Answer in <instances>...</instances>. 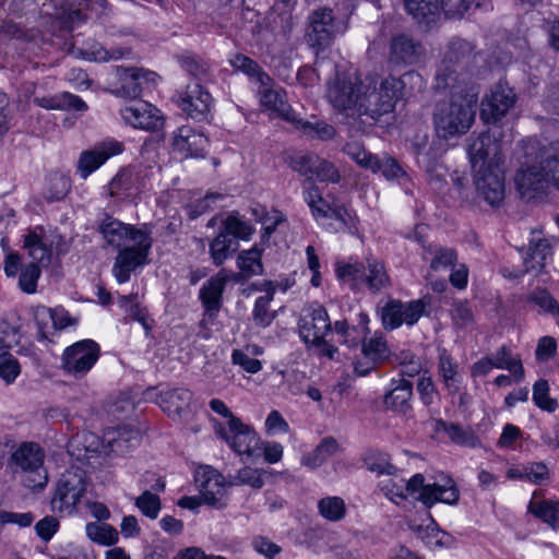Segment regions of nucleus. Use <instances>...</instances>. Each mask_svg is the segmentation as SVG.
Instances as JSON below:
<instances>
[{
  "instance_id": "f3484780",
  "label": "nucleus",
  "mask_w": 559,
  "mask_h": 559,
  "mask_svg": "<svg viewBox=\"0 0 559 559\" xmlns=\"http://www.w3.org/2000/svg\"><path fill=\"white\" fill-rule=\"evenodd\" d=\"M332 330L328 311L321 305L313 304L302 310L298 321V333L307 346H319Z\"/></svg>"
},
{
  "instance_id": "3c124183",
  "label": "nucleus",
  "mask_w": 559,
  "mask_h": 559,
  "mask_svg": "<svg viewBox=\"0 0 559 559\" xmlns=\"http://www.w3.org/2000/svg\"><path fill=\"white\" fill-rule=\"evenodd\" d=\"M133 183L132 171L129 168L120 169L108 185L110 197L131 195Z\"/></svg>"
},
{
  "instance_id": "ddd939ff",
  "label": "nucleus",
  "mask_w": 559,
  "mask_h": 559,
  "mask_svg": "<svg viewBox=\"0 0 559 559\" xmlns=\"http://www.w3.org/2000/svg\"><path fill=\"white\" fill-rule=\"evenodd\" d=\"M347 28V23L337 20L331 9H317L309 15L308 44L318 53L328 49L337 36L346 33Z\"/></svg>"
},
{
  "instance_id": "e2e57ef3",
  "label": "nucleus",
  "mask_w": 559,
  "mask_h": 559,
  "mask_svg": "<svg viewBox=\"0 0 559 559\" xmlns=\"http://www.w3.org/2000/svg\"><path fill=\"white\" fill-rule=\"evenodd\" d=\"M264 430L267 436L287 433L289 431V425L283 415L278 411L274 409L266 416Z\"/></svg>"
},
{
  "instance_id": "49530a36",
  "label": "nucleus",
  "mask_w": 559,
  "mask_h": 559,
  "mask_svg": "<svg viewBox=\"0 0 559 559\" xmlns=\"http://www.w3.org/2000/svg\"><path fill=\"white\" fill-rule=\"evenodd\" d=\"M236 250V242L223 230L210 245V254L215 265L223 264L231 251Z\"/></svg>"
},
{
  "instance_id": "6e6d98bb",
  "label": "nucleus",
  "mask_w": 559,
  "mask_h": 559,
  "mask_svg": "<svg viewBox=\"0 0 559 559\" xmlns=\"http://www.w3.org/2000/svg\"><path fill=\"white\" fill-rule=\"evenodd\" d=\"M329 218L335 219L338 223V227L335 230L347 229L352 233L357 229V215L344 205L334 203Z\"/></svg>"
},
{
  "instance_id": "473e14b6",
  "label": "nucleus",
  "mask_w": 559,
  "mask_h": 559,
  "mask_svg": "<svg viewBox=\"0 0 559 559\" xmlns=\"http://www.w3.org/2000/svg\"><path fill=\"white\" fill-rule=\"evenodd\" d=\"M438 372L449 394L454 395L460 392L462 376L459 372L457 364L453 361L445 349L439 354Z\"/></svg>"
},
{
  "instance_id": "0eeeda50",
  "label": "nucleus",
  "mask_w": 559,
  "mask_h": 559,
  "mask_svg": "<svg viewBox=\"0 0 559 559\" xmlns=\"http://www.w3.org/2000/svg\"><path fill=\"white\" fill-rule=\"evenodd\" d=\"M515 185L522 195L542 190L545 185L559 190V141L542 150L538 166H522L516 173Z\"/></svg>"
},
{
  "instance_id": "5701e85b",
  "label": "nucleus",
  "mask_w": 559,
  "mask_h": 559,
  "mask_svg": "<svg viewBox=\"0 0 559 559\" xmlns=\"http://www.w3.org/2000/svg\"><path fill=\"white\" fill-rule=\"evenodd\" d=\"M122 150L123 145L121 142L108 140L96 144L92 150L83 151L76 163V170L80 177L85 180L110 157L120 154Z\"/></svg>"
},
{
  "instance_id": "aec40b11",
  "label": "nucleus",
  "mask_w": 559,
  "mask_h": 559,
  "mask_svg": "<svg viewBox=\"0 0 559 559\" xmlns=\"http://www.w3.org/2000/svg\"><path fill=\"white\" fill-rule=\"evenodd\" d=\"M427 304L424 300L402 302L390 300L381 309V321L385 330H395L402 324L413 325L423 316Z\"/></svg>"
},
{
  "instance_id": "603ef678",
  "label": "nucleus",
  "mask_w": 559,
  "mask_h": 559,
  "mask_svg": "<svg viewBox=\"0 0 559 559\" xmlns=\"http://www.w3.org/2000/svg\"><path fill=\"white\" fill-rule=\"evenodd\" d=\"M533 401L540 409L554 413L558 408V402L549 396L547 380L540 379L533 385Z\"/></svg>"
},
{
  "instance_id": "9d476101",
  "label": "nucleus",
  "mask_w": 559,
  "mask_h": 559,
  "mask_svg": "<svg viewBox=\"0 0 559 559\" xmlns=\"http://www.w3.org/2000/svg\"><path fill=\"white\" fill-rule=\"evenodd\" d=\"M361 82L362 79L354 66H336L334 78L328 82V100L336 110L354 116Z\"/></svg>"
},
{
  "instance_id": "338daca9",
  "label": "nucleus",
  "mask_w": 559,
  "mask_h": 559,
  "mask_svg": "<svg viewBox=\"0 0 559 559\" xmlns=\"http://www.w3.org/2000/svg\"><path fill=\"white\" fill-rule=\"evenodd\" d=\"M273 299V293H269L265 296H260L255 299L253 308L254 321L260 325H269L272 321V317L269 314L267 309L270 302Z\"/></svg>"
},
{
  "instance_id": "864d4df0",
  "label": "nucleus",
  "mask_w": 559,
  "mask_h": 559,
  "mask_svg": "<svg viewBox=\"0 0 559 559\" xmlns=\"http://www.w3.org/2000/svg\"><path fill=\"white\" fill-rule=\"evenodd\" d=\"M344 152L360 167L370 170L377 165V155L366 151V148L357 142L347 143Z\"/></svg>"
},
{
  "instance_id": "bf43d9fd",
  "label": "nucleus",
  "mask_w": 559,
  "mask_h": 559,
  "mask_svg": "<svg viewBox=\"0 0 559 559\" xmlns=\"http://www.w3.org/2000/svg\"><path fill=\"white\" fill-rule=\"evenodd\" d=\"M525 481L534 485H545L550 479V471L544 462H527L524 464Z\"/></svg>"
},
{
  "instance_id": "39448f33",
  "label": "nucleus",
  "mask_w": 559,
  "mask_h": 559,
  "mask_svg": "<svg viewBox=\"0 0 559 559\" xmlns=\"http://www.w3.org/2000/svg\"><path fill=\"white\" fill-rule=\"evenodd\" d=\"M100 231L107 245L119 250L112 266L114 276L118 283H127L131 272L140 266V242L136 241L140 231L111 217L103 221Z\"/></svg>"
},
{
  "instance_id": "de8ad7c7",
  "label": "nucleus",
  "mask_w": 559,
  "mask_h": 559,
  "mask_svg": "<svg viewBox=\"0 0 559 559\" xmlns=\"http://www.w3.org/2000/svg\"><path fill=\"white\" fill-rule=\"evenodd\" d=\"M264 471L251 466H245L237 471L230 477L229 485L231 486H249L253 489H260L264 485L263 479Z\"/></svg>"
},
{
  "instance_id": "393cba45",
  "label": "nucleus",
  "mask_w": 559,
  "mask_h": 559,
  "mask_svg": "<svg viewBox=\"0 0 559 559\" xmlns=\"http://www.w3.org/2000/svg\"><path fill=\"white\" fill-rule=\"evenodd\" d=\"M171 146L182 157H204L209 139L190 126H181L173 134Z\"/></svg>"
},
{
  "instance_id": "0e129e2a",
  "label": "nucleus",
  "mask_w": 559,
  "mask_h": 559,
  "mask_svg": "<svg viewBox=\"0 0 559 559\" xmlns=\"http://www.w3.org/2000/svg\"><path fill=\"white\" fill-rule=\"evenodd\" d=\"M449 438L456 444L475 447L477 438L472 430L463 429L457 425H449L445 427Z\"/></svg>"
},
{
  "instance_id": "69168bd1",
  "label": "nucleus",
  "mask_w": 559,
  "mask_h": 559,
  "mask_svg": "<svg viewBox=\"0 0 559 559\" xmlns=\"http://www.w3.org/2000/svg\"><path fill=\"white\" fill-rule=\"evenodd\" d=\"M234 365L240 366L246 372L254 374L262 370V362L259 359L250 357L241 349H234L231 353Z\"/></svg>"
},
{
  "instance_id": "774afa93",
  "label": "nucleus",
  "mask_w": 559,
  "mask_h": 559,
  "mask_svg": "<svg viewBox=\"0 0 559 559\" xmlns=\"http://www.w3.org/2000/svg\"><path fill=\"white\" fill-rule=\"evenodd\" d=\"M262 453L263 459L269 464L278 463L284 455V447L276 441H262L258 450V455Z\"/></svg>"
},
{
  "instance_id": "e433bc0d",
  "label": "nucleus",
  "mask_w": 559,
  "mask_h": 559,
  "mask_svg": "<svg viewBox=\"0 0 559 559\" xmlns=\"http://www.w3.org/2000/svg\"><path fill=\"white\" fill-rule=\"evenodd\" d=\"M34 318L38 326L39 332L45 335V328L47 326L48 320L52 322V326L57 330H61L70 325L71 319L63 308H48L39 306L36 308Z\"/></svg>"
},
{
  "instance_id": "c03bdc74",
  "label": "nucleus",
  "mask_w": 559,
  "mask_h": 559,
  "mask_svg": "<svg viewBox=\"0 0 559 559\" xmlns=\"http://www.w3.org/2000/svg\"><path fill=\"white\" fill-rule=\"evenodd\" d=\"M71 182L70 179L60 174L55 173L49 176L47 188L43 195L48 202H57L62 200L70 191Z\"/></svg>"
},
{
  "instance_id": "052dcab7",
  "label": "nucleus",
  "mask_w": 559,
  "mask_h": 559,
  "mask_svg": "<svg viewBox=\"0 0 559 559\" xmlns=\"http://www.w3.org/2000/svg\"><path fill=\"white\" fill-rule=\"evenodd\" d=\"M334 332L341 336V342L348 347H356L364 340L365 335L356 326H349L346 321H336L333 325Z\"/></svg>"
},
{
  "instance_id": "4c0bfd02",
  "label": "nucleus",
  "mask_w": 559,
  "mask_h": 559,
  "mask_svg": "<svg viewBox=\"0 0 559 559\" xmlns=\"http://www.w3.org/2000/svg\"><path fill=\"white\" fill-rule=\"evenodd\" d=\"M338 443L332 437L323 438L320 443L301 459L302 465L317 468L338 451Z\"/></svg>"
},
{
  "instance_id": "423d86ee",
  "label": "nucleus",
  "mask_w": 559,
  "mask_h": 559,
  "mask_svg": "<svg viewBox=\"0 0 559 559\" xmlns=\"http://www.w3.org/2000/svg\"><path fill=\"white\" fill-rule=\"evenodd\" d=\"M403 88V81L395 78L380 79L367 75L360 83L355 115H366L372 119L393 111Z\"/></svg>"
},
{
  "instance_id": "13d9d810",
  "label": "nucleus",
  "mask_w": 559,
  "mask_h": 559,
  "mask_svg": "<svg viewBox=\"0 0 559 559\" xmlns=\"http://www.w3.org/2000/svg\"><path fill=\"white\" fill-rule=\"evenodd\" d=\"M21 373L17 359L4 349L0 353V378L8 384L13 383Z\"/></svg>"
},
{
  "instance_id": "58836bf2",
  "label": "nucleus",
  "mask_w": 559,
  "mask_h": 559,
  "mask_svg": "<svg viewBox=\"0 0 559 559\" xmlns=\"http://www.w3.org/2000/svg\"><path fill=\"white\" fill-rule=\"evenodd\" d=\"M138 392L124 391L119 393L109 405L108 413L117 419H130L136 416Z\"/></svg>"
},
{
  "instance_id": "b1692460",
  "label": "nucleus",
  "mask_w": 559,
  "mask_h": 559,
  "mask_svg": "<svg viewBox=\"0 0 559 559\" xmlns=\"http://www.w3.org/2000/svg\"><path fill=\"white\" fill-rule=\"evenodd\" d=\"M176 104L192 119L202 120L211 111L212 96L200 84L193 83L177 93Z\"/></svg>"
},
{
  "instance_id": "412c9836",
  "label": "nucleus",
  "mask_w": 559,
  "mask_h": 559,
  "mask_svg": "<svg viewBox=\"0 0 559 559\" xmlns=\"http://www.w3.org/2000/svg\"><path fill=\"white\" fill-rule=\"evenodd\" d=\"M361 355L362 357L354 364V370L359 377L368 376L378 365L391 357V349L382 332L377 331L370 337H364Z\"/></svg>"
},
{
  "instance_id": "bb28decb",
  "label": "nucleus",
  "mask_w": 559,
  "mask_h": 559,
  "mask_svg": "<svg viewBox=\"0 0 559 559\" xmlns=\"http://www.w3.org/2000/svg\"><path fill=\"white\" fill-rule=\"evenodd\" d=\"M428 140L429 136L427 131H420L411 140V145L418 166L425 169L428 174H432L440 167L438 160L442 152L437 147V142L429 144Z\"/></svg>"
},
{
  "instance_id": "c85d7f7f",
  "label": "nucleus",
  "mask_w": 559,
  "mask_h": 559,
  "mask_svg": "<svg viewBox=\"0 0 559 559\" xmlns=\"http://www.w3.org/2000/svg\"><path fill=\"white\" fill-rule=\"evenodd\" d=\"M228 281L229 276L227 272L221 270L201 287L199 298L204 309H209L210 314L213 313V311H219L223 301V293Z\"/></svg>"
},
{
  "instance_id": "4468645a",
  "label": "nucleus",
  "mask_w": 559,
  "mask_h": 559,
  "mask_svg": "<svg viewBox=\"0 0 559 559\" xmlns=\"http://www.w3.org/2000/svg\"><path fill=\"white\" fill-rule=\"evenodd\" d=\"M217 433L237 454L248 457L258 455L261 438L240 418L231 417L226 425L218 426Z\"/></svg>"
},
{
  "instance_id": "09e8293b",
  "label": "nucleus",
  "mask_w": 559,
  "mask_h": 559,
  "mask_svg": "<svg viewBox=\"0 0 559 559\" xmlns=\"http://www.w3.org/2000/svg\"><path fill=\"white\" fill-rule=\"evenodd\" d=\"M223 231L241 240H249L254 233L251 224L243 221L237 213L229 214L223 222Z\"/></svg>"
},
{
  "instance_id": "680f3d73",
  "label": "nucleus",
  "mask_w": 559,
  "mask_h": 559,
  "mask_svg": "<svg viewBox=\"0 0 559 559\" xmlns=\"http://www.w3.org/2000/svg\"><path fill=\"white\" fill-rule=\"evenodd\" d=\"M92 53L94 60L100 62H108L128 58L132 53V49L129 47H112L110 49H107L98 45L94 47Z\"/></svg>"
},
{
  "instance_id": "72a5a7b5",
  "label": "nucleus",
  "mask_w": 559,
  "mask_h": 559,
  "mask_svg": "<svg viewBox=\"0 0 559 559\" xmlns=\"http://www.w3.org/2000/svg\"><path fill=\"white\" fill-rule=\"evenodd\" d=\"M391 390L384 396V403L388 407L406 412L409 407V400L413 395V385L406 379H393L391 381Z\"/></svg>"
},
{
  "instance_id": "7ed1b4c3",
  "label": "nucleus",
  "mask_w": 559,
  "mask_h": 559,
  "mask_svg": "<svg viewBox=\"0 0 559 559\" xmlns=\"http://www.w3.org/2000/svg\"><path fill=\"white\" fill-rule=\"evenodd\" d=\"M380 489L395 504L411 497L425 507L431 508L436 503L455 504L460 498L454 480L447 475H441L432 484H425V477L421 474H415L407 481L389 479L380 484Z\"/></svg>"
},
{
  "instance_id": "dca6fc26",
  "label": "nucleus",
  "mask_w": 559,
  "mask_h": 559,
  "mask_svg": "<svg viewBox=\"0 0 559 559\" xmlns=\"http://www.w3.org/2000/svg\"><path fill=\"white\" fill-rule=\"evenodd\" d=\"M116 75L119 79L120 86L115 90V94L131 103H135L140 96V70L138 68L116 67ZM121 117L126 123L134 129L140 128V109L136 104L127 105L120 110Z\"/></svg>"
},
{
  "instance_id": "a211bd4d",
  "label": "nucleus",
  "mask_w": 559,
  "mask_h": 559,
  "mask_svg": "<svg viewBox=\"0 0 559 559\" xmlns=\"http://www.w3.org/2000/svg\"><path fill=\"white\" fill-rule=\"evenodd\" d=\"M195 486L204 504L217 509L227 504V484L224 476L211 466H202L194 475Z\"/></svg>"
},
{
  "instance_id": "a18cd8bd",
  "label": "nucleus",
  "mask_w": 559,
  "mask_h": 559,
  "mask_svg": "<svg viewBox=\"0 0 559 559\" xmlns=\"http://www.w3.org/2000/svg\"><path fill=\"white\" fill-rule=\"evenodd\" d=\"M415 55L416 46L408 37L400 35L392 39L390 59L393 62H413Z\"/></svg>"
},
{
  "instance_id": "c9c22d12",
  "label": "nucleus",
  "mask_w": 559,
  "mask_h": 559,
  "mask_svg": "<svg viewBox=\"0 0 559 559\" xmlns=\"http://www.w3.org/2000/svg\"><path fill=\"white\" fill-rule=\"evenodd\" d=\"M237 266L239 269V275L242 278L262 275V249L258 246H253L248 250L239 252L237 257Z\"/></svg>"
},
{
  "instance_id": "79ce46f5",
  "label": "nucleus",
  "mask_w": 559,
  "mask_h": 559,
  "mask_svg": "<svg viewBox=\"0 0 559 559\" xmlns=\"http://www.w3.org/2000/svg\"><path fill=\"white\" fill-rule=\"evenodd\" d=\"M366 468L377 475H394L396 467L391 463L389 454L376 450H370L364 455Z\"/></svg>"
},
{
  "instance_id": "6e6552de",
  "label": "nucleus",
  "mask_w": 559,
  "mask_h": 559,
  "mask_svg": "<svg viewBox=\"0 0 559 559\" xmlns=\"http://www.w3.org/2000/svg\"><path fill=\"white\" fill-rule=\"evenodd\" d=\"M335 274L338 281L352 289L368 288L371 293H380L391 286V278L384 263L373 257L365 262L337 263Z\"/></svg>"
},
{
  "instance_id": "6ab92c4d",
  "label": "nucleus",
  "mask_w": 559,
  "mask_h": 559,
  "mask_svg": "<svg viewBox=\"0 0 559 559\" xmlns=\"http://www.w3.org/2000/svg\"><path fill=\"white\" fill-rule=\"evenodd\" d=\"M516 95L507 83L499 82L485 94L480 103V118L485 123L501 120L514 106Z\"/></svg>"
},
{
  "instance_id": "4d7b16f0",
  "label": "nucleus",
  "mask_w": 559,
  "mask_h": 559,
  "mask_svg": "<svg viewBox=\"0 0 559 559\" xmlns=\"http://www.w3.org/2000/svg\"><path fill=\"white\" fill-rule=\"evenodd\" d=\"M41 275V267L36 263L23 266L19 277V287L26 294H34L37 289V281Z\"/></svg>"
},
{
  "instance_id": "a19ab883",
  "label": "nucleus",
  "mask_w": 559,
  "mask_h": 559,
  "mask_svg": "<svg viewBox=\"0 0 559 559\" xmlns=\"http://www.w3.org/2000/svg\"><path fill=\"white\" fill-rule=\"evenodd\" d=\"M318 510L323 519L330 522H338L346 515V503L341 497L328 496L319 500Z\"/></svg>"
},
{
  "instance_id": "8fccbe9b",
  "label": "nucleus",
  "mask_w": 559,
  "mask_h": 559,
  "mask_svg": "<svg viewBox=\"0 0 559 559\" xmlns=\"http://www.w3.org/2000/svg\"><path fill=\"white\" fill-rule=\"evenodd\" d=\"M292 123L304 134L310 138L329 140L335 134L334 128L323 121L310 122L295 117V121H292Z\"/></svg>"
},
{
  "instance_id": "f8f14e48",
  "label": "nucleus",
  "mask_w": 559,
  "mask_h": 559,
  "mask_svg": "<svg viewBox=\"0 0 559 559\" xmlns=\"http://www.w3.org/2000/svg\"><path fill=\"white\" fill-rule=\"evenodd\" d=\"M87 476L80 467L71 466L58 478L50 500L51 510L61 515H71L85 496Z\"/></svg>"
},
{
  "instance_id": "9b49d317",
  "label": "nucleus",
  "mask_w": 559,
  "mask_h": 559,
  "mask_svg": "<svg viewBox=\"0 0 559 559\" xmlns=\"http://www.w3.org/2000/svg\"><path fill=\"white\" fill-rule=\"evenodd\" d=\"M472 52V45L464 39H454L448 45L435 76V88L437 91L447 92L448 87L474 84L467 81L466 75L460 71Z\"/></svg>"
},
{
  "instance_id": "cd10ccee",
  "label": "nucleus",
  "mask_w": 559,
  "mask_h": 559,
  "mask_svg": "<svg viewBox=\"0 0 559 559\" xmlns=\"http://www.w3.org/2000/svg\"><path fill=\"white\" fill-rule=\"evenodd\" d=\"M43 228L29 230L24 235V249L28 258L32 259L29 263H36L40 267H46L51 262V241L43 235Z\"/></svg>"
},
{
  "instance_id": "4be33fe9",
  "label": "nucleus",
  "mask_w": 559,
  "mask_h": 559,
  "mask_svg": "<svg viewBox=\"0 0 559 559\" xmlns=\"http://www.w3.org/2000/svg\"><path fill=\"white\" fill-rule=\"evenodd\" d=\"M165 115L159 108L148 102H142V131L152 133L151 139L145 140V147H142V158L146 155V159L156 163L157 147L165 138Z\"/></svg>"
},
{
  "instance_id": "20e7f679",
  "label": "nucleus",
  "mask_w": 559,
  "mask_h": 559,
  "mask_svg": "<svg viewBox=\"0 0 559 559\" xmlns=\"http://www.w3.org/2000/svg\"><path fill=\"white\" fill-rule=\"evenodd\" d=\"M229 63L235 71L242 72L254 84L255 96L264 111L289 122L295 121V112L288 103L286 92L275 86L273 79L254 60L236 53L229 58Z\"/></svg>"
},
{
  "instance_id": "5fc2aeb1",
  "label": "nucleus",
  "mask_w": 559,
  "mask_h": 559,
  "mask_svg": "<svg viewBox=\"0 0 559 559\" xmlns=\"http://www.w3.org/2000/svg\"><path fill=\"white\" fill-rule=\"evenodd\" d=\"M407 12L418 21L438 12V0H404Z\"/></svg>"
},
{
  "instance_id": "c756f323",
  "label": "nucleus",
  "mask_w": 559,
  "mask_h": 559,
  "mask_svg": "<svg viewBox=\"0 0 559 559\" xmlns=\"http://www.w3.org/2000/svg\"><path fill=\"white\" fill-rule=\"evenodd\" d=\"M192 393L188 389L177 388L160 391L156 399L159 407L171 418L181 417L191 403Z\"/></svg>"
},
{
  "instance_id": "1a4fd4ad",
  "label": "nucleus",
  "mask_w": 559,
  "mask_h": 559,
  "mask_svg": "<svg viewBox=\"0 0 559 559\" xmlns=\"http://www.w3.org/2000/svg\"><path fill=\"white\" fill-rule=\"evenodd\" d=\"M45 454L35 442H23L14 450L9 460L8 468L21 475L23 484L31 489H43L48 483L44 467Z\"/></svg>"
},
{
  "instance_id": "f257e3e1",
  "label": "nucleus",
  "mask_w": 559,
  "mask_h": 559,
  "mask_svg": "<svg viewBox=\"0 0 559 559\" xmlns=\"http://www.w3.org/2000/svg\"><path fill=\"white\" fill-rule=\"evenodd\" d=\"M474 185L480 198L498 206L504 199V168L501 144L489 133H481L469 146Z\"/></svg>"
},
{
  "instance_id": "2eb2a0df",
  "label": "nucleus",
  "mask_w": 559,
  "mask_h": 559,
  "mask_svg": "<svg viewBox=\"0 0 559 559\" xmlns=\"http://www.w3.org/2000/svg\"><path fill=\"white\" fill-rule=\"evenodd\" d=\"M100 347L93 340H82L68 346L61 356V369L75 378L85 376L99 358Z\"/></svg>"
},
{
  "instance_id": "37998d69",
  "label": "nucleus",
  "mask_w": 559,
  "mask_h": 559,
  "mask_svg": "<svg viewBox=\"0 0 559 559\" xmlns=\"http://www.w3.org/2000/svg\"><path fill=\"white\" fill-rule=\"evenodd\" d=\"M87 537L99 545H115L118 542L117 530L106 523H87L85 526Z\"/></svg>"
},
{
  "instance_id": "ea45409f",
  "label": "nucleus",
  "mask_w": 559,
  "mask_h": 559,
  "mask_svg": "<svg viewBox=\"0 0 559 559\" xmlns=\"http://www.w3.org/2000/svg\"><path fill=\"white\" fill-rule=\"evenodd\" d=\"M370 171L373 174L380 173L388 181L400 182L409 179L401 164L394 157L386 154L383 156L377 155V165L371 167Z\"/></svg>"
},
{
  "instance_id": "7c9ffc66",
  "label": "nucleus",
  "mask_w": 559,
  "mask_h": 559,
  "mask_svg": "<svg viewBox=\"0 0 559 559\" xmlns=\"http://www.w3.org/2000/svg\"><path fill=\"white\" fill-rule=\"evenodd\" d=\"M496 369L508 370L515 383L524 380L525 371L520 355H513L507 346H501L495 353L488 355Z\"/></svg>"
},
{
  "instance_id": "2f4dec72",
  "label": "nucleus",
  "mask_w": 559,
  "mask_h": 559,
  "mask_svg": "<svg viewBox=\"0 0 559 559\" xmlns=\"http://www.w3.org/2000/svg\"><path fill=\"white\" fill-rule=\"evenodd\" d=\"M540 491L535 490L527 504V510L535 518L550 525L552 528H559V501L558 500H536Z\"/></svg>"
},
{
  "instance_id": "f03ea898",
  "label": "nucleus",
  "mask_w": 559,
  "mask_h": 559,
  "mask_svg": "<svg viewBox=\"0 0 559 559\" xmlns=\"http://www.w3.org/2000/svg\"><path fill=\"white\" fill-rule=\"evenodd\" d=\"M447 91L450 97L438 102L433 110V126L440 140L466 134L475 122L479 100L477 84L448 87Z\"/></svg>"
},
{
  "instance_id": "a878e982",
  "label": "nucleus",
  "mask_w": 559,
  "mask_h": 559,
  "mask_svg": "<svg viewBox=\"0 0 559 559\" xmlns=\"http://www.w3.org/2000/svg\"><path fill=\"white\" fill-rule=\"evenodd\" d=\"M294 170L309 179H318L336 183L340 181V173L336 167L313 154L301 155L293 162Z\"/></svg>"
},
{
  "instance_id": "f704fd0d",
  "label": "nucleus",
  "mask_w": 559,
  "mask_h": 559,
  "mask_svg": "<svg viewBox=\"0 0 559 559\" xmlns=\"http://www.w3.org/2000/svg\"><path fill=\"white\" fill-rule=\"evenodd\" d=\"M551 243L548 239H537L531 243L524 258V272L540 271L551 259Z\"/></svg>"
}]
</instances>
